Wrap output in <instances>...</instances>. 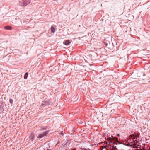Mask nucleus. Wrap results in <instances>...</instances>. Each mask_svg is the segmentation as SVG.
I'll return each mask as SVG.
<instances>
[{
    "label": "nucleus",
    "instance_id": "obj_1",
    "mask_svg": "<svg viewBox=\"0 0 150 150\" xmlns=\"http://www.w3.org/2000/svg\"><path fill=\"white\" fill-rule=\"evenodd\" d=\"M49 132L48 131H45L43 132L42 133L39 134L37 137V138L40 139L42 138L44 136L47 135L48 134Z\"/></svg>",
    "mask_w": 150,
    "mask_h": 150
},
{
    "label": "nucleus",
    "instance_id": "obj_2",
    "mask_svg": "<svg viewBox=\"0 0 150 150\" xmlns=\"http://www.w3.org/2000/svg\"><path fill=\"white\" fill-rule=\"evenodd\" d=\"M111 140L112 141H114V142H113V143L117 145L118 144H122L119 142L118 140V138L117 137H112V138H111Z\"/></svg>",
    "mask_w": 150,
    "mask_h": 150
},
{
    "label": "nucleus",
    "instance_id": "obj_3",
    "mask_svg": "<svg viewBox=\"0 0 150 150\" xmlns=\"http://www.w3.org/2000/svg\"><path fill=\"white\" fill-rule=\"evenodd\" d=\"M137 137L136 139L134 140H133V142H131L130 144H127L128 146H132L133 145H136L137 143L138 142V141L137 140Z\"/></svg>",
    "mask_w": 150,
    "mask_h": 150
},
{
    "label": "nucleus",
    "instance_id": "obj_4",
    "mask_svg": "<svg viewBox=\"0 0 150 150\" xmlns=\"http://www.w3.org/2000/svg\"><path fill=\"white\" fill-rule=\"evenodd\" d=\"M25 2V0H22L21 1H20L19 2V5L21 6H25V4H23Z\"/></svg>",
    "mask_w": 150,
    "mask_h": 150
},
{
    "label": "nucleus",
    "instance_id": "obj_5",
    "mask_svg": "<svg viewBox=\"0 0 150 150\" xmlns=\"http://www.w3.org/2000/svg\"><path fill=\"white\" fill-rule=\"evenodd\" d=\"M35 137V136H34V135L33 134H31L30 135L29 137L30 139L32 141H33Z\"/></svg>",
    "mask_w": 150,
    "mask_h": 150
},
{
    "label": "nucleus",
    "instance_id": "obj_6",
    "mask_svg": "<svg viewBox=\"0 0 150 150\" xmlns=\"http://www.w3.org/2000/svg\"><path fill=\"white\" fill-rule=\"evenodd\" d=\"M25 2L23 4H24L25 5V4L26 6V5L29 4L30 3L31 1L30 0H25Z\"/></svg>",
    "mask_w": 150,
    "mask_h": 150
},
{
    "label": "nucleus",
    "instance_id": "obj_7",
    "mask_svg": "<svg viewBox=\"0 0 150 150\" xmlns=\"http://www.w3.org/2000/svg\"><path fill=\"white\" fill-rule=\"evenodd\" d=\"M64 42V44L66 45H68L70 43V42L69 40H66Z\"/></svg>",
    "mask_w": 150,
    "mask_h": 150
},
{
    "label": "nucleus",
    "instance_id": "obj_8",
    "mask_svg": "<svg viewBox=\"0 0 150 150\" xmlns=\"http://www.w3.org/2000/svg\"><path fill=\"white\" fill-rule=\"evenodd\" d=\"M5 28L6 30H11L12 29V27L11 26H6L5 27Z\"/></svg>",
    "mask_w": 150,
    "mask_h": 150
},
{
    "label": "nucleus",
    "instance_id": "obj_9",
    "mask_svg": "<svg viewBox=\"0 0 150 150\" xmlns=\"http://www.w3.org/2000/svg\"><path fill=\"white\" fill-rule=\"evenodd\" d=\"M48 105V103L46 102H44L43 103L41 104V106L42 107H44L46 105Z\"/></svg>",
    "mask_w": 150,
    "mask_h": 150
},
{
    "label": "nucleus",
    "instance_id": "obj_10",
    "mask_svg": "<svg viewBox=\"0 0 150 150\" xmlns=\"http://www.w3.org/2000/svg\"><path fill=\"white\" fill-rule=\"evenodd\" d=\"M51 32L52 33H54L55 32V29L54 27L53 26H52L51 27Z\"/></svg>",
    "mask_w": 150,
    "mask_h": 150
},
{
    "label": "nucleus",
    "instance_id": "obj_11",
    "mask_svg": "<svg viewBox=\"0 0 150 150\" xmlns=\"http://www.w3.org/2000/svg\"><path fill=\"white\" fill-rule=\"evenodd\" d=\"M28 72H26L25 75H24V79H26L28 77Z\"/></svg>",
    "mask_w": 150,
    "mask_h": 150
},
{
    "label": "nucleus",
    "instance_id": "obj_12",
    "mask_svg": "<svg viewBox=\"0 0 150 150\" xmlns=\"http://www.w3.org/2000/svg\"><path fill=\"white\" fill-rule=\"evenodd\" d=\"M131 138H132L133 140L136 139L137 137H136L133 135H131Z\"/></svg>",
    "mask_w": 150,
    "mask_h": 150
},
{
    "label": "nucleus",
    "instance_id": "obj_13",
    "mask_svg": "<svg viewBox=\"0 0 150 150\" xmlns=\"http://www.w3.org/2000/svg\"><path fill=\"white\" fill-rule=\"evenodd\" d=\"M9 101H10V103H11V105H12V104H13V100H12V99H10Z\"/></svg>",
    "mask_w": 150,
    "mask_h": 150
},
{
    "label": "nucleus",
    "instance_id": "obj_14",
    "mask_svg": "<svg viewBox=\"0 0 150 150\" xmlns=\"http://www.w3.org/2000/svg\"><path fill=\"white\" fill-rule=\"evenodd\" d=\"M104 44H105V47H107V45H108L107 43H106V42H104Z\"/></svg>",
    "mask_w": 150,
    "mask_h": 150
},
{
    "label": "nucleus",
    "instance_id": "obj_15",
    "mask_svg": "<svg viewBox=\"0 0 150 150\" xmlns=\"http://www.w3.org/2000/svg\"><path fill=\"white\" fill-rule=\"evenodd\" d=\"M81 149L82 150H86V149H84V148H82Z\"/></svg>",
    "mask_w": 150,
    "mask_h": 150
},
{
    "label": "nucleus",
    "instance_id": "obj_16",
    "mask_svg": "<svg viewBox=\"0 0 150 150\" xmlns=\"http://www.w3.org/2000/svg\"><path fill=\"white\" fill-rule=\"evenodd\" d=\"M117 136H119L120 135L119 134H117Z\"/></svg>",
    "mask_w": 150,
    "mask_h": 150
},
{
    "label": "nucleus",
    "instance_id": "obj_17",
    "mask_svg": "<svg viewBox=\"0 0 150 150\" xmlns=\"http://www.w3.org/2000/svg\"><path fill=\"white\" fill-rule=\"evenodd\" d=\"M116 146H115V149L116 148Z\"/></svg>",
    "mask_w": 150,
    "mask_h": 150
}]
</instances>
